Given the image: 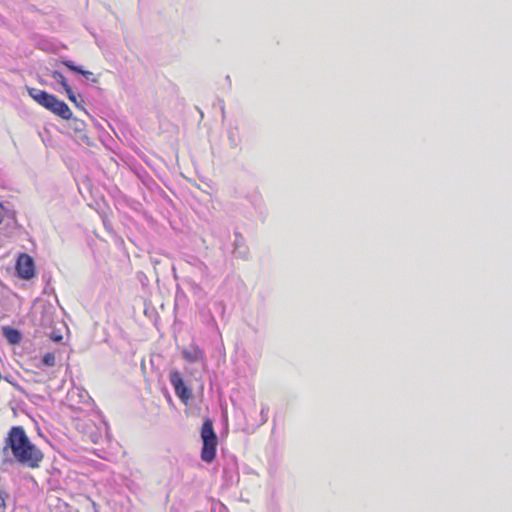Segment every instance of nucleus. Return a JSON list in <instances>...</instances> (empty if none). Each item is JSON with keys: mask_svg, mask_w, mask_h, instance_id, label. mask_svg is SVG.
<instances>
[{"mask_svg": "<svg viewBox=\"0 0 512 512\" xmlns=\"http://www.w3.org/2000/svg\"><path fill=\"white\" fill-rule=\"evenodd\" d=\"M4 452L10 453L11 463H17L29 469L40 468L43 460V451L34 444L22 426H13L5 439Z\"/></svg>", "mask_w": 512, "mask_h": 512, "instance_id": "f257e3e1", "label": "nucleus"}, {"mask_svg": "<svg viewBox=\"0 0 512 512\" xmlns=\"http://www.w3.org/2000/svg\"><path fill=\"white\" fill-rule=\"evenodd\" d=\"M28 94L39 105L62 119L70 120L72 118L73 113L69 106L64 101L59 100L56 96L36 88H29Z\"/></svg>", "mask_w": 512, "mask_h": 512, "instance_id": "f03ea898", "label": "nucleus"}, {"mask_svg": "<svg viewBox=\"0 0 512 512\" xmlns=\"http://www.w3.org/2000/svg\"><path fill=\"white\" fill-rule=\"evenodd\" d=\"M200 435L203 442L201 459L206 463H212L216 458L218 438L214 431L213 422L209 418L203 421Z\"/></svg>", "mask_w": 512, "mask_h": 512, "instance_id": "7ed1b4c3", "label": "nucleus"}, {"mask_svg": "<svg viewBox=\"0 0 512 512\" xmlns=\"http://www.w3.org/2000/svg\"><path fill=\"white\" fill-rule=\"evenodd\" d=\"M15 271L22 280H31L36 276L35 261L27 253H20L15 262Z\"/></svg>", "mask_w": 512, "mask_h": 512, "instance_id": "20e7f679", "label": "nucleus"}, {"mask_svg": "<svg viewBox=\"0 0 512 512\" xmlns=\"http://www.w3.org/2000/svg\"><path fill=\"white\" fill-rule=\"evenodd\" d=\"M170 382L175 390L177 397L184 403L188 404L192 398V392L184 382L181 373L177 370H173L169 374Z\"/></svg>", "mask_w": 512, "mask_h": 512, "instance_id": "39448f33", "label": "nucleus"}, {"mask_svg": "<svg viewBox=\"0 0 512 512\" xmlns=\"http://www.w3.org/2000/svg\"><path fill=\"white\" fill-rule=\"evenodd\" d=\"M2 332L7 341L12 345L20 343L22 339L21 333L13 327L3 326Z\"/></svg>", "mask_w": 512, "mask_h": 512, "instance_id": "423d86ee", "label": "nucleus"}, {"mask_svg": "<svg viewBox=\"0 0 512 512\" xmlns=\"http://www.w3.org/2000/svg\"><path fill=\"white\" fill-rule=\"evenodd\" d=\"M60 64L68 68L70 71L81 74L86 78H89L93 75L91 71L84 70L82 67L76 66L71 60H62L60 61Z\"/></svg>", "mask_w": 512, "mask_h": 512, "instance_id": "0eeeda50", "label": "nucleus"}, {"mask_svg": "<svg viewBox=\"0 0 512 512\" xmlns=\"http://www.w3.org/2000/svg\"><path fill=\"white\" fill-rule=\"evenodd\" d=\"M52 78L56 80L65 90L70 89L71 86L68 84L66 77L60 71H54L52 73Z\"/></svg>", "mask_w": 512, "mask_h": 512, "instance_id": "6e6552de", "label": "nucleus"}, {"mask_svg": "<svg viewBox=\"0 0 512 512\" xmlns=\"http://www.w3.org/2000/svg\"><path fill=\"white\" fill-rule=\"evenodd\" d=\"M42 363L45 366L52 367L56 363L55 354L53 352H47L42 357Z\"/></svg>", "mask_w": 512, "mask_h": 512, "instance_id": "1a4fd4ad", "label": "nucleus"}, {"mask_svg": "<svg viewBox=\"0 0 512 512\" xmlns=\"http://www.w3.org/2000/svg\"><path fill=\"white\" fill-rule=\"evenodd\" d=\"M9 494L3 488L0 487V512H5L7 507V499Z\"/></svg>", "mask_w": 512, "mask_h": 512, "instance_id": "9d476101", "label": "nucleus"}, {"mask_svg": "<svg viewBox=\"0 0 512 512\" xmlns=\"http://www.w3.org/2000/svg\"><path fill=\"white\" fill-rule=\"evenodd\" d=\"M68 99L76 105V107H81L84 104V100H80V102L77 100V96L73 92L72 88L67 89L66 91Z\"/></svg>", "mask_w": 512, "mask_h": 512, "instance_id": "9b49d317", "label": "nucleus"}, {"mask_svg": "<svg viewBox=\"0 0 512 512\" xmlns=\"http://www.w3.org/2000/svg\"><path fill=\"white\" fill-rule=\"evenodd\" d=\"M201 355V352L199 350L191 353V352H188V351H183V357L190 361V362H195L198 360V356Z\"/></svg>", "mask_w": 512, "mask_h": 512, "instance_id": "f8f14e48", "label": "nucleus"}, {"mask_svg": "<svg viewBox=\"0 0 512 512\" xmlns=\"http://www.w3.org/2000/svg\"><path fill=\"white\" fill-rule=\"evenodd\" d=\"M3 210H4V205L2 203H0V213H2ZM2 221H3L2 214H0V224L2 223Z\"/></svg>", "mask_w": 512, "mask_h": 512, "instance_id": "ddd939ff", "label": "nucleus"}]
</instances>
